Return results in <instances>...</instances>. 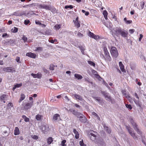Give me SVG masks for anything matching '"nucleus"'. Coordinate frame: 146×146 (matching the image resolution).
<instances>
[{
	"label": "nucleus",
	"mask_w": 146,
	"mask_h": 146,
	"mask_svg": "<svg viewBox=\"0 0 146 146\" xmlns=\"http://www.w3.org/2000/svg\"><path fill=\"white\" fill-rule=\"evenodd\" d=\"M113 30L115 32V35L117 37H119L121 35V36L125 38L127 36L128 33L127 31L120 27H116Z\"/></svg>",
	"instance_id": "nucleus-1"
},
{
	"label": "nucleus",
	"mask_w": 146,
	"mask_h": 146,
	"mask_svg": "<svg viewBox=\"0 0 146 146\" xmlns=\"http://www.w3.org/2000/svg\"><path fill=\"white\" fill-rule=\"evenodd\" d=\"M129 120L130 121V122L132 124L135 130L137 132L138 134L139 135H141V131L138 128L137 125L136 123L134 122L133 118L131 117H130L129 118ZM141 136V137H142L141 138L142 141L143 143L146 146V142H145V140L143 139V136L142 135Z\"/></svg>",
	"instance_id": "nucleus-2"
},
{
	"label": "nucleus",
	"mask_w": 146,
	"mask_h": 146,
	"mask_svg": "<svg viewBox=\"0 0 146 146\" xmlns=\"http://www.w3.org/2000/svg\"><path fill=\"white\" fill-rule=\"evenodd\" d=\"M111 54L113 57L116 58L119 54L117 49L114 46H112L110 50Z\"/></svg>",
	"instance_id": "nucleus-3"
},
{
	"label": "nucleus",
	"mask_w": 146,
	"mask_h": 146,
	"mask_svg": "<svg viewBox=\"0 0 146 146\" xmlns=\"http://www.w3.org/2000/svg\"><path fill=\"white\" fill-rule=\"evenodd\" d=\"M78 118H83L81 121L82 122H86L87 121V119L86 117L81 113L78 112L76 115H75Z\"/></svg>",
	"instance_id": "nucleus-4"
},
{
	"label": "nucleus",
	"mask_w": 146,
	"mask_h": 146,
	"mask_svg": "<svg viewBox=\"0 0 146 146\" xmlns=\"http://www.w3.org/2000/svg\"><path fill=\"white\" fill-rule=\"evenodd\" d=\"M3 70L4 72H15V69L12 67L4 68Z\"/></svg>",
	"instance_id": "nucleus-5"
},
{
	"label": "nucleus",
	"mask_w": 146,
	"mask_h": 146,
	"mask_svg": "<svg viewBox=\"0 0 146 146\" xmlns=\"http://www.w3.org/2000/svg\"><path fill=\"white\" fill-rule=\"evenodd\" d=\"M33 101L32 102L30 103H27L26 104H24L23 105L24 108L25 110H28L30 109L33 106Z\"/></svg>",
	"instance_id": "nucleus-6"
},
{
	"label": "nucleus",
	"mask_w": 146,
	"mask_h": 146,
	"mask_svg": "<svg viewBox=\"0 0 146 146\" xmlns=\"http://www.w3.org/2000/svg\"><path fill=\"white\" fill-rule=\"evenodd\" d=\"M94 132L95 134L91 133L90 134L88 135V137L90 138V139L92 141H94L97 137V133L94 131Z\"/></svg>",
	"instance_id": "nucleus-7"
},
{
	"label": "nucleus",
	"mask_w": 146,
	"mask_h": 146,
	"mask_svg": "<svg viewBox=\"0 0 146 146\" xmlns=\"http://www.w3.org/2000/svg\"><path fill=\"white\" fill-rule=\"evenodd\" d=\"M133 101L137 107H139L140 108H141L142 106V103L138 99L137 100L135 99L133 100Z\"/></svg>",
	"instance_id": "nucleus-8"
},
{
	"label": "nucleus",
	"mask_w": 146,
	"mask_h": 146,
	"mask_svg": "<svg viewBox=\"0 0 146 146\" xmlns=\"http://www.w3.org/2000/svg\"><path fill=\"white\" fill-rule=\"evenodd\" d=\"M58 119L60 120H61L60 115L59 114L56 113L54 114L52 118V120L54 121H55L58 120Z\"/></svg>",
	"instance_id": "nucleus-9"
},
{
	"label": "nucleus",
	"mask_w": 146,
	"mask_h": 146,
	"mask_svg": "<svg viewBox=\"0 0 146 146\" xmlns=\"http://www.w3.org/2000/svg\"><path fill=\"white\" fill-rule=\"evenodd\" d=\"M26 56L33 58H35L36 56V54L31 52L27 53Z\"/></svg>",
	"instance_id": "nucleus-10"
},
{
	"label": "nucleus",
	"mask_w": 146,
	"mask_h": 146,
	"mask_svg": "<svg viewBox=\"0 0 146 146\" xmlns=\"http://www.w3.org/2000/svg\"><path fill=\"white\" fill-rule=\"evenodd\" d=\"M93 98L96 101L98 102L99 104H102L103 103V100H101L99 97H94Z\"/></svg>",
	"instance_id": "nucleus-11"
},
{
	"label": "nucleus",
	"mask_w": 146,
	"mask_h": 146,
	"mask_svg": "<svg viewBox=\"0 0 146 146\" xmlns=\"http://www.w3.org/2000/svg\"><path fill=\"white\" fill-rule=\"evenodd\" d=\"M129 134L131 135V136L135 140H138V138L137 137L135 133L134 132V131L133 130L129 132Z\"/></svg>",
	"instance_id": "nucleus-12"
},
{
	"label": "nucleus",
	"mask_w": 146,
	"mask_h": 146,
	"mask_svg": "<svg viewBox=\"0 0 146 146\" xmlns=\"http://www.w3.org/2000/svg\"><path fill=\"white\" fill-rule=\"evenodd\" d=\"M31 76H32L34 78H40L41 77V74L37 73V74H34L32 73Z\"/></svg>",
	"instance_id": "nucleus-13"
},
{
	"label": "nucleus",
	"mask_w": 146,
	"mask_h": 146,
	"mask_svg": "<svg viewBox=\"0 0 146 146\" xmlns=\"http://www.w3.org/2000/svg\"><path fill=\"white\" fill-rule=\"evenodd\" d=\"M104 127L105 130L108 133L110 134L111 133V130L110 128H109L107 126H106L105 124L104 125Z\"/></svg>",
	"instance_id": "nucleus-14"
},
{
	"label": "nucleus",
	"mask_w": 146,
	"mask_h": 146,
	"mask_svg": "<svg viewBox=\"0 0 146 146\" xmlns=\"http://www.w3.org/2000/svg\"><path fill=\"white\" fill-rule=\"evenodd\" d=\"M25 13L24 12H23L21 13H19L18 12H16L14 13V15L17 16H22Z\"/></svg>",
	"instance_id": "nucleus-15"
},
{
	"label": "nucleus",
	"mask_w": 146,
	"mask_h": 146,
	"mask_svg": "<svg viewBox=\"0 0 146 146\" xmlns=\"http://www.w3.org/2000/svg\"><path fill=\"white\" fill-rule=\"evenodd\" d=\"M74 97L76 98V99H78L79 100L82 101L83 100V98L81 96L79 95H78L77 94H74Z\"/></svg>",
	"instance_id": "nucleus-16"
},
{
	"label": "nucleus",
	"mask_w": 146,
	"mask_h": 146,
	"mask_svg": "<svg viewBox=\"0 0 146 146\" xmlns=\"http://www.w3.org/2000/svg\"><path fill=\"white\" fill-rule=\"evenodd\" d=\"M73 132L75 134V137L76 139H78L79 138V134L78 132L75 129H73Z\"/></svg>",
	"instance_id": "nucleus-17"
},
{
	"label": "nucleus",
	"mask_w": 146,
	"mask_h": 146,
	"mask_svg": "<svg viewBox=\"0 0 146 146\" xmlns=\"http://www.w3.org/2000/svg\"><path fill=\"white\" fill-rule=\"evenodd\" d=\"M43 34L45 35H52L51 31L49 29L46 30L44 32V33H43Z\"/></svg>",
	"instance_id": "nucleus-18"
},
{
	"label": "nucleus",
	"mask_w": 146,
	"mask_h": 146,
	"mask_svg": "<svg viewBox=\"0 0 146 146\" xmlns=\"http://www.w3.org/2000/svg\"><path fill=\"white\" fill-rule=\"evenodd\" d=\"M19 133L20 132L19 128L17 127H15V129L14 130V135H17L19 134Z\"/></svg>",
	"instance_id": "nucleus-19"
},
{
	"label": "nucleus",
	"mask_w": 146,
	"mask_h": 146,
	"mask_svg": "<svg viewBox=\"0 0 146 146\" xmlns=\"http://www.w3.org/2000/svg\"><path fill=\"white\" fill-rule=\"evenodd\" d=\"M74 77L76 78H77L78 80H81L83 78L82 76L80 74H74Z\"/></svg>",
	"instance_id": "nucleus-20"
},
{
	"label": "nucleus",
	"mask_w": 146,
	"mask_h": 146,
	"mask_svg": "<svg viewBox=\"0 0 146 146\" xmlns=\"http://www.w3.org/2000/svg\"><path fill=\"white\" fill-rule=\"evenodd\" d=\"M145 3L144 2L141 1L140 2V5L139 7V9H143L144 7V5H145Z\"/></svg>",
	"instance_id": "nucleus-21"
},
{
	"label": "nucleus",
	"mask_w": 146,
	"mask_h": 146,
	"mask_svg": "<svg viewBox=\"0 0 146 146\" xmlns=\"http://www.w3.org/2000/svg\"><path fill=\"white\" fill-rule=\"evenodd\" d=\"M69 111L70 112H72L73 114L75 115L78 111H76L73 108H70Z\"/></svg>",
	"instance_id": "nucleus-22"
},
{
	"label": "nucleus",
	"mask_w": 146,
	"mask_h": 146,
	"mask_svg": "<svg viewBox=\"0 0 146 146\" xmlns=\"http://www.w3.org/2000/svg\"><path fill=\"white\" fill-rule=\"evenodd\" d=\"M73 22H74L75 26L77 28H78L80 27V22H74V20Z\"/></svg>",
	"instance_id": "nucleus-23"
},
{
	"label": "nucleus",
	"mask_w": 146,
	"mask_h": 146,
	"mask_svg": "<svg viewBox=\"0 0 146 146\" xmlns=\"http://www.w3.org/2000/svg\"><path fill=\"white\" fill-rule=\"evenodd\" d=\"M104 51L105 56L109 54L106 47H105L104 48Z\"/></svg>",
	"instance_id": "nucleus-24"
},
{
	"label": "nucleus",
	"mask_w": 146,
	"mask_h": 146,
	"mask_svg": "<svg viewBox=\"0 0 146 146\" xmlns=\"http://www.w3.org/2000/svg\"><path fill=\"white\" fill-rule=\"evenodd\" d=\"M52 138L51 137H49L47 139V143L48 145H50L53 141Z\"/></svg>",
	"instance_id": "nucleus-25"
},
{
	"label": "nucleus",
	"mask_w": 146,
	"mask_h": 146,
	"mask_svg": "<svg viewBox=\"0 0 146 146\" xmlns=\"http://www.w3.org/2000/svg\"><path fill=\"white\" fill-rule=\"evenodd\" d=\"M25 96L24 94H21L20 98L19 101V102H21L22 101L24 100L25 99Z\"/></svg>",
	"instance_id": "nucleus-26"
},
{
	"label": "nucleus",
	"mask_w": 146,
	"mask_h": 146,
	"mask_svg": "<svg viewBox=\"0 0 146 146\" xmlns=\"http://www.w3.org/2000/svg\"><path fill=\"white\" fill-rule=\"evenodd\" d=\"M44 9L46 10H51L52 8L50 5H45Z\"/></svg>",
	"instance_id": "nucleus-27"
},
{
	"label": "nucleus",
	"mask_w": 146,
	"mask_h": 146,
	"mask_svg": "<svg viewBox=\"0 0 146 146\" xmlns=\"http://www.w3.org/2000/svg\"><path fill=\"white\" fill-rule=\"evenodd\" d=\"M79 48L80 49L82 53L83 54H84V51L85 50V48L82 46H79Z\"/></svg>",
	"instance_id": "nucleus-28"
},
{
	"label": "nucleus",
	"mask_w": 146,
	"mask_h": 146,
	"mask_svg": "<svg viewBox=\"0 0 146 146\" xmlns=\"http://www.w3.org/2000/svg\"><path fill=\"white\" fill-rule=\"evenodd\" d=\"M130 66L132 70L135 69V64L133 63L130 64Z\"/></svg>",
	"instance_id": "nucleus-29"
},
{
	"label": "nucleus",
	"mask_w": 146,
	"mask_h": 146,
	"mask_svg": "<svg viewBox=\"0 0 146 146\" xmlns=\"http://www.w3.org/2000/svg\"><path fill=\"white\" fill-rule=\"evenodd\" d=\"M61 27L60 25L56 24L54 26V28L56 30H58Z\"/></svg>",
	"instance_id": "nucleus-30"
},
{
	"label": "nucleus",
	"mask_w": 146,
	"mask_h": 146,
	"mask_svg": "<svg viewBox=\"0 0 146 146\" xmlns=\"http://www.w3.org/2000/svg\"><path fill=\"white\" fill-rule=\"evenodd\" d=\"M48 129L46 128V126H43L42 127V130L43 132L45 133V132H46L48 131Z\"/></svg>",
	"instance_id": "nucleus-31"
},
{
	"label": "nucleus",
	"mask_w": 146,
	"mask_h": 146,
	"mask_svg": "<svg viewBox=\"0 0 146 146\" xmlns=\"http://www.w3.org/2000/svg\"><path fill=\"white\" fill-rule=\"evenodd\" d=\"M101 93L102 94V95L104 96L105 98L106 97H107V95H109V94L106 91H102Z\"/></svg>",
	"instance_id": "nucleus-32"
},
{
	"label": "nucleus",
	"mask_w": 146,
	"mask_h": 146,
	"mask_svg": "<svg viewBox=\"0 0 146 146\" xmlns=\"http://www.w3.org/2000/svg\"><path fill=\"white\" fill-rule=\"evenodd\" d=\"M88 63L90 65L94 67L95 66V64L93 62L91 61H88Z\"/></svg>",
	"instance_id": "nucleus-33"
},
{
	"label": "nucleus",
	"mask_w": 146,
	"mask_h": 146,
	"mask_svg": "<svg viewBox=\"0 0 146 146\" xmlns=\"http://www.w3.org/2000/svg\"><path fill=\"white\" fill-rule=\"evenodd\" d=\"M41 116L39 114H37L36 116V118L37 120L40 121L41 119Z\"/></svg>",
	"instance_id": "nucleus-34"
},
{
	"label": "nucleus",
	"mask_w": 146,
	"mask_h": 146,
	"mask_svg": "<svg viewBox=\"0 0 146 146\" xmlns=\"http://www.w3.org/2000/svg\"><path fill=\"white\" fill-rule=\"evenodd\" d=\"M18 29L16 27H14V29H11V31L13 33H16L17 32Z\"/></svg>",
	"instance_id": "nucleus-35"
},
{
	"label": "nucleus",
	"mask_w": 146,
	"mask_h": 146,
	"mask_svg": "<svg viewBox=\"0 0 146 146\" xmlns=\"http://www.w3.org/2000/svg\"><path fill=\"white\" fill-rule=\"evenodd\" d=\"M88 35L90 37L92 38L94 35V34L90 31H88Z\"/></svg>",
	"instance_id": "nucleus-36"
},
{
	"label": "nucleus",
	"mask_w": 146,
	"mask_h": 146,
	"mask_svg": "<svg viewBox=\"0 0 146 146\" xmlns=\"http://www.w3.org/2000/svg\"><path fill=\"white\" fill-rule=\"evenodd\" d=\"M126 107L129 110H131L132 109V107L130 104H125Z\"/></svg>",
	"instance_id": "nucleus-37"
},
{
	"label": "nucleus",
	"mask_w": 146,
	"mask_h": 146,
	"mask_svg": "<svg viewBox=\"0 0 146 146\" xmlns=\"http://www.w3.org/2000/svg\"><path fill=\"white\" fill-rule=\"evenodd\" d=\"M55 66L53 64H50L49 67V69L51 70H54V67Z\"/></svg>",
	"instance_id": "nucleus-38"
},
{
	"label": "nucleus",
	"mask_w": 146,
	"mask_h": 146,
	"mask_svg": "<svg viewBox=\"0 0 146 146\" xmlns=\"http://www.w3.org/2000/svg\"><path fill=\"white\" fill-rule=\"evenodd\" d=\"M107 59L109 61H111V58L110 55V54L108 55L105 56Z\"/></svg>",
	"instance_id": "nucleus-39"
},
{
	"label": "nucleus",
	"mask_w": 146,
	"mask_h": 146,
	"mask_svg": "<svg viewBox=\"0 0 146 146\" xmlns=\"http://www.w3.org/2000/svg\"><path fill=\"white\" fill-rule=\"evenodd\" d=\"M126 127L128 130L129 132L131 131L132 130V129H131L129 125H126Z\"/></svg>",
	"instance_id": "nucleus-40"
},
{
	"label": "nucleus",
	"mask_w": 146,
	"mask_h": 146,
	"mask_svg": "<svg viewBox=\"0 0 146 146\" xmlns=\"http://www.w3.org/2000/svg\"><path fill=\"white\" fill-rule=\"evenodd\" d=\"M125 98H127L128 99V100H132V98L130 96L129 94H126V95H125Z\"/></svg>",
	"instance_id": "nucleus-41"
},
{
	"label": "nucleus",
	"mask_w": 146,
	"mask_h": 146,
	"mask_svg": "<svg viewBox=\"0 0 146 146\" xmlns=\"http://www.w3.org/2000/svg\"><path fill=\"white\" fill-rule=\"evenodd\" d=\"M66 142V140L64 139L61 142V145L62 146H66V145L65 144Z\"/></svg>",
	"instance_id": "nucleus-42"
},
{
	"label": "nucleus",
	"mask_w": 146,
	"mask_h": 146,
	"mask_svg": "<svg viewBox=\"0 0 146 146\" xmlns=\"http://www.w3.org/2000/svg\"><path fill=\"white\" fill-rule=\"evenodd\" d=\"M73 7L72 5H67L65 6L64 8L66 9L70 8V9H72Z\"/></svg>",
	"instance_id": "nucleus-43"
},
{
	"label": "nucleus",
	"mask_w": 146,
	"mask_h": 146,
	"mask_svg": "<svg viewBox=\"0 0 146 146\" xmlns=\"http://www.w3.org/2000/svg\"><path fill=\"white\" fill-rule=\"evenodd\" d=\"M22 39L24 41V42H27V38L24 35H23L22 37Z\"/></svg>",
	"instance_id": "nucleus-44"
},
{
	"label": "nucleus",
	"mask_w": 146,
	"mask_h": 146,
	"mask_svg": "<svg viewBox=\"0 0 146 146\" xmlns=\"http://www.w3.org/2000/svg\"><path fill=\"white\" fill-rule=\"evenodd\" d=\"M79 143L81 146H86V145L84 144V143L82 139L79 142Z\"/></svg>",
	"instance_id": "nucleus-45"
},
{
	"label": "nucleus",
	"mask_w": 146,
	"mask_h": 146,
	"mask_svg": "<svg viewBox=\"0 0 146 146\" xmlns=\"http://www.w3.org/2000/svg\"><path fill=\"white\" fill-rule=\"evenodd\" d=\"M36 49L35 50L36 51H42V48L40 47H36Z\"/></svg>",
	"instance_id": "nucleus-46"
},
{
	"label": "nucleus",
	"mask_w": 146,
	"mask_h": 146,
	"mask_svg": "<svg viewBox=\"0 0 146 146\" xmlns=\"http://www.w3.org/2000/svg\"><path fill=\"white\" fill-rule=\"evenodd\" d=\"M43 70L44 72L46 74L49 73V71L44 68H43Z\"/></svg>",
	"instance_id": "nucleus-47"
},
{
	"label": "nucleus",
	"mask_w": 146,
	"mask_h": 146,
	"mask_svg": "<svg viewBox=\"0 0 146 146\" xmlns=\"http://www.w3.org/2000/svg\"><path fill=\"white\" fill-rule=\"evenodd\" d=\"M92 38H93L95 39L96 40L99 39L100 37L99 36L96 35L94 34V35L93 36Z\"/></svg>",
	"instance_id": "nucleus-48"
},
{
	"label": "nucleus",
	"mask_w": 146,
	"mask_h": 146,
	"mask_svg": "<svg viewBox=\"0 0 146 146\" xmlns=\"http://www.w3.org/2000/svg\"><path fill=\"white\" fill-rule=\"evenodd\" d=\"M35 23L36 25H42L40 21L38 20H35Z\"/></svg>",
	"instance_id": "nucleus-49"
},
{
	"label": "nucleus",
	"mask_w": 146,
	"mask_h": 146,
	"mask_svg": "<svg viewBox=\"0 0 146 146\" xmlns=\"http://www.w3.org/2000/svg\"><path fill=\"white\" fill-rule=\"evenodd\" d=\"M5 129H6L5 130L3 131V133H7V130H9V128H8V127H5L4 128Z\"/></svg>",
	"instance_id": "nucleus-50"
},
{
	"label": "nucleus",
	"mask_w": 146,
	"mask_h": 146,
	"mask_svg": "<svg viewBox=\"0 0 146 146\" xmlns=\"http://www.w3.org/2000/svg\"><path fill=\"white\" fill-rule=\"evenodd\" d=\"M45 5H42L40 4L38 5V7L39 8L44 9Z\"/></svg>",
	"instance_id": "nucleus-51"
},
{
	"label": "nucleus",
	"mask_w": 146,
	"mask_h": 146,
	"mask_svg": "<svg viewBox=\"0 0 146 146\" xmlns=\"http://www.w3.org/2000/svg\"><path fill=\"white\" fill-rule=\"evenodd\" d=\"M109 101H110L111 103L112 104H113L115 103V102L114 99H113L111 98V99L110 100H109Z\"/></svg>",
	"instance_id": "nucleus-52"
},
{
	"label": "nucleus",
	"mask_w": 146,
	"mask_h": 146,
	"mask_svg": "<svg viewBox=\"0 0 146 146\" xmlns=\"http://www.w3.org/2000/svg\"><path fill=\"white\" fill-rule=\"evenodd\" d=\"M120 67V68L121 70V71L122 72H125V70L124 68V66H121Z\"/></svg>",
	"instance_id": "nucleus-53"
},
{
	"label": "nucleus",
	"mask_w": 146,
	"mask_h": 146,
	"mask_svg": "<svg viewBox=\"0 0 146 146\" xmlns=\"http://www.w3.org/2000/svg\"><path fill=\"white\" fill-rule=\"evenodd\" d=\"M16 88H19L22 86V83L17 84L15 85Z\"/></svg>",
	"instance_id": "nucleus-54"
},
{
	"label": "nucleus",
	"mask_w": 146,
	"mask_h": 146,
	"mask_svg": "<svg viewBox=\"0 0 146 146\" xmlns=\"http://www.w3.org/2000/svg\"><path fill=\"white\" fill-rule=\"evenodd\" d=\"M30 22L29 20H25L24 21V24L25 25H28Z\"/></svg>",
	"instance_id": "nucleus-55"
},
{
	"label": "nucleus",
	"mask_w": 146,
	"mask_h": 146,
	"mask_svg": "<svg viewBox=\"0 0 146 146\" xmlns=\"http://www.w3.org/2000/svg\"><path fill=\"white\" fill-rule=\"evenodd\" d=\"M111 97L109 96V95L107 96V97H105V98H106V100H108V101L110 100L111 98Z\"/></svg>",
	"instance_id": "nucleus-56"
},
{
	"label": "nucleus",
	"mask_w": 146,
	"mask_h": 146,
	"mask_svg": "<svg viewBox=\"0 0 146 146\" xmlns=\"http://www.w3.org/2000/svg\"><path fill=\"white\" fill-rule=\"evenodd\" d=\"M129 32L131 34H133L135 32V30L133 29L129 30Z\"/></svg>",
	"instance_id": "nucleus-57"
},
{
	"label": "nucleus",
	"mask_w": 146,
	"mask_h": 146,
	"mask_svg": "<svg viewBox=\"0 0 146 146\" xmlns=\"http://www.w3.org/2000/svg\"><path fill=\"white\" fill-rule=\"evenodd\" d=\"M32 137L33 139H37L38 138V137L36 135H32Z\"/></svg>",
	"instance_id": "nucleus-58"
},
{
	"label": "nucleus",
	"mask_w": 146,
	"mask_h": 146,
	"mask_svg": "<svg viewBox=\"0 0 146 146\" xmlns=\"http://www.w3.org/2000/svg\"><path fill=\"white\" fill-rule=\"evenodd\" d=\"M6 96V95H2L1 97V101L2 100H4Z\"/></svg>",
	"instance_id": "nucleus-59"
},
{
	"label": "nucleus",
	"mask_w": 146,
	"mask_h": 146,
	"mask_svg": "<svg viewBox=\"0 0 146 146\" xmlns=\"http://www.w3.org/2000/svg\"><path fill=\"white\" fill-rule=\"evenodd\" d=\"M103 14L104 16H106V15H107L108 14V13L106 10H105L103 11Z\"/></svg>",
	"instance_id": "nucleus-60"
},
{
	"label": "nucleus",
	"mask_w": 146,
	"mask_h": 146,
	"mask_svg": "<svg viewBox=\"0 0 146 146\" xmlns=\"http://www.w3.org/2000/svg\"><path fill=\"white\" fill-rule=\"evenodd\" d=\"M14 41L13 40H10L7 42L8 44H12L13 43Z\"/></svg>",
	"instance_id": "nucleus-61"
},
{
	"label": "nucleus",
	"mask_w": 146,
	"mask_h": 146,
	"mask_svg": "<svg viewBox=\"0 0 146 146\" xmlns=\"http://www.w3.org/2000/svg\"><path fill=\"white\" fill-rule=\"evenodd\" d=\"M9 36L7 34V33H3L2 36V37H8Z\"/></svg>",
	"instance_id": "nucleus-62"
},
{
	"label": "nucleus",
	"mask_w": 146,
	"mask_h": 146,
	"mask_svg": "<svg viewBox=\"0 0 146 146\" xmlns=\"http://www.w3.org/2000/svg\"><path fill=\"white\" fill-rule=\"evenodd\" d=\"M77 35L79 37H82L83 36V35L80 32H79L78 33V34H77Z\"/></svg>",
	"instance_id": "nucleus-63"
},
{
	"label": "nucleus",
	"mask_w": 146,
	"mask_h": 146,
	"mask_svg": "<svg viewBox=\"0 0 146 146\" xmlns=\"http://www.w3.org/2000/svg\"><path fill=\"white\" fill-rule=\"evenodd\" d=\"M15 60L17 62H19V63L20 62H19L20 57H19L17 56Z\"/></svg>",
	"instance_id": "nucleus-64"
}]
</instances>
